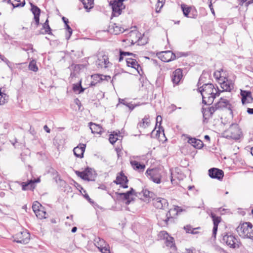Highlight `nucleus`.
<instances>
[{
	"instance_id": "35",
	"label": "nucleus",
	"mask_w": 253,
	"mask_h": 253,
	"mask_svg": "<svg viewBox=\"0 0 253 253\" xmlns=\"http://www.w3.org/2000/svg\"><path fill=\"white\" fill-rule=\"evenodd\" d=\"M8 96L4 93L2 92L0 89V105L4 104L8 100Z\"/></svg>"
},
{
	"instance_id": "10",
	"label": "nucleus",
	"mask_w": 253,
	"mask_h": 253,
	"mask_svg": "<svg viewBox=\"0 0 253 253\" xmlns=\"http://www.w3.org/2000/svg\"><path fill=\"white\" fill-rule=\"evenodd\" d=\"M159 58L163 61L168 62L175 59V55L170 51H165L158 54Z\"/></svg>"
},
{
	"instance_id": "22",
	"label": "nucleus",
	"mask_w": 253,
	"mask_h": 253,
	"mask_svg": "<svg viewBox=\"0 0 253 253\" xmlns=\"http://www.w3.org/2000/svg\"><path fill=\"white\" fill-rule=\"evenodd\" d=\"M150 120L149 116H145L137 124V127L139 129H144L148 127L150 125Z\"/></svg>"
},
{
	"instance_id": "57",
	"label": "nucleus",
	"mask_w": 253,
	"mask_h": 253,
	"mask_svg": "<svg viewBox=\"0 0 253 253\" xmlns=\"http://www.w3.org/2000/svg\"><path fill=\"white\" fill-rule=\"evenodd\" d=\"M199 228H192V231L191 232V233L192 234H197L198 232L197 231H196L195 230L197 229H198Z\"/></svg>"
},
{
	"instance_id": "44",
	"label": "nucleus",
	"mask_w": 253,
	"mask_h": 253,
	"mask_svg": "<svg viewBox=\"0 0 253 253\" xmlns=\"http://www.w3.org/2000/svg\"><path fill=\"white\" fill-rule=\"evenodd\" d=\"M117 136H118V134L117 133L115 134H111L110 135L109 139L110 142L111 144H113L117 141V140L118 139V137H117Z\"/></svg>"
},
{
	"instance_id": "61",
	"label": "nucleus",
	"mask_w": 253,
	"mask_h": 253,
	"mask_svg": "<svg viewBox=\"0 0 253 253\" xmlns=\"http://www.w3.org/2000/svg\"><path fill=\"white\" fill-rule=\"evenodd\" d=\"M92 78H93V79H95V78L99 79V80L102 79L100 78V76L97 75H94L92 76Z\"/></svg>"
},
{
	"instance_id": "49",
	"label": "nucleus",
	"mask_w": 253,
	"mask_h": 253,
	"mask_svg": "<svg viewBox=\"0 0 253 253\" xmlns=\"http://www.w3.org/2000/svg\"><path fill=\"white\" fill-rule=\"evenodd\" d=\"M184 228L186 231V232L187 233H191L192 230V228L190 226L188 225L185 226Z\"/></svg>"
},
{
	"instance_id": "28",
	"label": "nucleus",
	"mask_w": 253,
	"mask_h": 253,
	"mask_svg": "<svg viewBox=\"0 0 253 253\" xmlns=\"http://www.w3.org/2000/svg\"><path fill=\"white\" fill-rule=\"evenodd\" d=\"M90 129L92 133H100L102 131V127L98 125L90 122L89 123Z\"/></svg>"
},
{
	"instance_id": "50",
	"label": "nucleus",
	"mask_w": 253,
	"mask_h": 253,
	"mask_svg": "<svg viewBox=\"0 0 253 253\" xmlns=\"http://www.w3.org/2000/svg\"><path fill=\"white\" fill-rule=\"evenodd\" d=\"M79 175L80 176V177L83 179L87 180V181H89L90 180L88 177L89 175Z\"/></svg>"
},
{
	"instance_id": "34",
	"label": "nucleus",
	"mask_w": 253,
	"mask_h": 253,
	"mask_svg": "<svg viewBox=\"0 0 253 253\" xmlns=\"http://www.w3.org/2000/svg\"><path fill=\"white\" fill-rule=\"evenodd\" d=\"M113 28V33L115 35H118L120 33H122L126 30L125 29H124V28H122L121 26L117 25L116 24H115L114 25Z\"/></svg>"
},
{
	"instance_id": "23",
	"label": "nucleus",
	"mask_w": 253,
	"mask_h": 253,
	"mask_svg": "<svg viewBox=\"0 0 253 253\" xmlns=\"http://www.w3.org/2000/svg\"><path fill=\"white\" fill-rule=\"evenodd\" d=\"M130 164L133 169L137 170L139 172H143L145 168V166L144 164H141L136 161H130Z\"/></svg>"
},
{
	"instance_id": "46",
	"label": "nucleus",
	"mask_w": 253,
	"mask_h": 253,
	"mask_svg": "<svg viewBox=\"0 0 253 253\" xmlns=\"http://www.w3.org/2000/svg\"><path fill=\"white\" fill-rule=\"evenodd\" d=\"M66 29L69 33V36L66 37V39L68 40L72 34V30L68 24L65 25Z\"/></svg>"
},
{
	"instance_id": "21",
	"label": "nucleus",
	"mask_w": 253,
	"mask_h": 253,
	"mask_svg": "<svg viewBox=\"0 0 253 253\" xmlns=\"http://www.w3.org/2000/svg\"><path fill=\"white\" fill-rule=\"evenodd\" d=\"M217 109L216 108V105L215 107L212 106L209 108L208 109H204L203 110V116L204 118V122H205L206 120L208 119L209 117H211L214 112Z\"/></svg>"
},
{
	"instance_id": "42",
	"label": "nucleus",
	"mask_w": 253,
	"mask_h": 253,
	"mask_svg": "<svg viewBox=\"0 0 253 253\" xmlns=\"http://www.w3.org/2000/svg\"><path fill=\"white\" fill-rule=\"evenodd\" d=\"M42 208L41 204L37 201H35L33 203L32 206V209L34 212H37L38 211L40 210Z\"/></svg>"
},
{
	"instance_id": "32",
	"label": "nucleus",
	"mask_w": 253,
	"mask_h": 253,
	"mask_svg": "<svg viewBox=\"0 0 253 253\" xmlns=\"http://www.w3.org/2000/svg\"><path fill=\"white\" fill-rule=\"evenodd\" d=\"M93 0H83L84 7L87 10V11H88L89 9L93 7Z\"/></svg>"
},
{
	"instance_id": "6",
	"label": "nucleus",
	"mask_w": 253,
	"mask_h": 253,
	"mask_svg": "<svg viewBox=\"0 0 253 253\" xmlns=\"http://www.w3.org/2000/svg\"><path fill=\"white\" fill-rule=\"evenodd\" d=\"M30 239V235L28 232L26 230H24L17 233L14 237V241L23 244H27Z\"/></svg>"
},
{
	"instance_id": "43",
	"label": "nucleus",
	"mask_w": 253,
	"mask_h": 253,
	"mask_svg": "<svg viewBox=\"0 0 253 253\" xmlns=\"http://www.w3.org/2000/svg\"><path fill=\"white\" fill-rule=\"evenodd\" d=\"M169 234L165 231H162L158 234V237L161 240H166L168 237Z\"/></svg>"
},
{
	"instance_id": "54",
	"label": "nucleus",
	"mask_w": 253,
	"mask_h": 253,
	"mask_svg": "<svg viewBox=\"0 0 253 253\" xmlns=\"http://www.w3.org/2000/svg\"><path fill=\"white\" fill-rule=\"evenodd\" d=\"M44 130L47 133H49L50 132V129L46 125H45L43 126Z\"/></svg>"
},
{
	"instance_id": "64",
	"label": "nucleus",
	"mask_w": 253,
	"mask_h": 253,
	"mask_svg": "<svg viewBox=\"0 0 253 253\" xmlns=\"http://www.w3.org/2000/svg\"><path fill=\"white\" fill-rule=\"evenodd\" d=\"M186 253H194L193 250H192V249H187L186 250Z\"/></svg>"
},
{
	"instance_id": "26",
	"label": "nucleus",
	"mask_w": 253,
	"mask_h": 253,
	"mask_svg": "<svg viewBox=\"0 0 253 253\" xmlns=\"http://www.w3.org/2000/svg\"><path fill=\"white\" fill-rule=\"evenodd\" d=\"M126 60L127 66L136 69L139 73L138 68L140 67V66L135 59L131 58H127Z\"/></svg>"
},
{
	"instance_id": "58",
	"label": "nucleus",
	"mask_w": 253,
	"mask_h": 253,
	"mask_svg": "<svg viewBox=\"0 0 253 253\" xmlns=\"http://www.w3.org/2000/svg\"><path fill=\"white\" fill-rule=\"evenodd\" d=\"M55 170L51 168H50L49 170V172L51 173V174H55Z\"/></svg>"
},
{
	"instance_id": "16",
	"label": "nucleus",
	"mask_w": 253,
	"mask_h": 253,
	"mask_svg": "<svg viewBox=\"0 0 253 253\" xmlns=\"http://www.w3.org/2000/svg\"><path fill=\"white\" fill-rule=\"evenodd\" d=\"M142 195L144 197V198L148 200L150 199H153L155 197V194L153 192L150 191L146 189H143L141 192H136L135 193V196L140 199L142 198Z\"/></svg>"
},
{
	"instance_id": "5",
	"label": "nucleus",
	"mask_w": 253,
	"mask_h": 253,
	"mask_svg": "<svg viewBox=\"0 0 253 253\" xmlns=\"http://www.w3.org/2000/svg\"><path fill=\"white\" fill-rule=\"evenodd\" d=\"M94 244L102 253H110L109 245L103 239L95 237Z\"/></svg>"
},
{
	"instance_id": "27",
	"label": "nucleus",
	"mask_w": 253,
	"mask_h": 253,
	"mask_svg": "<svg viewBox=\"0 0 253 253\" xmlns=\"http://www.w3.org/2000/svg\"><path fill=\"white\" fill-rule=\"evenodd\" d=\"M221 87L222 88V90H219V93L223 92L224 91H230L234 88V84L228 82H223L221 84Z\"/></svg>"
},
{
	"instance_id": "1",
	"label": "nucleus",
	"mask_w": 253,
	"mask_h": 253,
	"mask_svg": "<svg viewBox=\"0 0 253 253\" xmlns=\"http://www.w3.org/2000/svg\"><path fill=\"white\" fill-rule=\"evenodd\" d=\"M202 96L203 103L205 104H211L214 99L220 94L219 89L215 88L212 84H205L198 88Z\"/></svg>"
},
{
	"instance_id": "38",
	"label": "nucleus",
	"mask_w": 253,
	"mask_h": 253,
	"mask_svg": "<svg viewBox=\"0 0 253 253\" xmlns=\"http://www.w3.org/2000/svg\"><path fill=\"white\" fill-rule=\"evenodd\" d=\"M76 174H93V173H95V170L90 168L87 167L84 171L80 172V171H76Z\"/></svg>"
},
{
	"instance_id": "2",
	"label": "nucleus",
	"mask_w": 253,
	"mask_h": 253,
	"mask_svg": "<svg viewBox=\"0 0 253 253\" xmlns=\"http://www.w3.org/2000/svg\"><path fill=\"white\" fill-rule=\"evenodd\" d=\"M236 230L241 237L253 241V225L251 223L245 222L240 223Z\"/></svg>"
},
{
	"instance_id": "20",
	"label": "nucleus",
	"mask_w": 253,
	"mask_h": 253,
	"mask_svg": "<svg viewBox=\"0 0 253 253\" xmlns=\"http://www.w3.org/2000/svg\"><path fill=\"white\" fill-rule=\"evenodd\" d=\"M31 10L32 11L33 14L34 15V19L35 20L36 24L37 26H38L40 24L39 17L41 13V10L38 6L34 5L31 3Z\"/></svg>"
},
{
	"instance_id": "19",
	"label": "nucleus",
	"mask_w": 253,
	"mask_h": 253,
	"mask_svg": "<svg viewBox=\"0 0 253 253\" xmlns=\"http://www.w3.org/2000/svg\"><path fill=\"white\" fill-rule=\"evenodd\" d=\"M181 8L184 16L191 18H196L197 17L196 14H190L189 15L191 10V7L188 6L184 3H182L181 4Z\"/></svg>"
},
{
	"instance_id": "4",
	"label": "nucleus",
	"mask_w": 253,
	"mask_h": 253,
	"mask_svg": "<svg viewBox=\"0 0 253 253\" xmlns=\"http://www.w3.org/2000/svg\"><path fill=\"white\" fill-rule=\"evenodd\" d=\"M222 241L230 248H238L240 246L238 239L230 233L225 234L223 236Z\"/></svg>"
},
{
	"instance_id": "51",
	"label": "nucleus",
	"mask_w": 253,
	"mask_h": 253,
	"mask_svg": "<svg viewBox=\"0 0 253 253\" xmlns=\"http://www.w3.org/2000/svg\"><path fill=\"white\" fill-rule=\"evenodd\" d=\"M162 117L161 116H158L156 118V126L157 125V124L158 123H160V126H161V122H162Z\"/></svg>"
},
{
	"instance_id": "12",
	"label": "nucleus",
	"mask_w": 253,
	"mask_h": 253,
	"mask_svg": "<svg viewBox=\"0 0 253 253\" xmlns=\"http://www.w3.org/2000/svg\"><path fill=\"white\" fill-rule=\"evenodd\" d=\"M152 199L153 200V205L157 209H164L168 206V202L165 199L162 198H157L155 199L154 197Z\"/></svg>"
},
{
	"instance_id": "60",
	"label": "nucleus",
	"mask_w": 253,
	"mask_h": 253,
	"mask_svg": "<svg viewBox=\"0 0 253 253\" xmlns=\"http://www.w3.org/2000/svg\"><path fill=\"white\" fill-rule=\"evenodd\" d=\"M84 197L86 199H87L89 202H91V199L89 198V196L87 194L84 195Z\"/></svg>"
},
{
	"instance_id": "24",
	"label": "nucleus",
	"mask_w": 253,
	"mask_h": 253,
	"mask_svg": "<svg viewBox=\"0 0 253 253\" xmlns=\"http://www.w3.org/2000/svg\"><path fill=\"white\" fill-rule=\"evenodd\" d=\"M216 109H222L223 108H230V104L229 101L223 97H221L219 101H218L216 104Z\"/></svg>"
},
{
	"instance_id": "53",
	"label": "nucleus",
	"mask_w": 253,
	"mask_h": 253,
	"mask_svg": "<svg viewBox=\"0 0 253 253\" xmlns=\"http://www.w3.org/2000/svg\"><path fill=\"white\" fill-rule=\"evenodd\" d=\"M133 55V54L131 53L128 52H125V51H122V55L126 56V55Z\"/></svg>"
},
{
	"instance_id": "7",
	"label": "nucleus",
	"mask_w": 253,
	"mask_h": 253,
	"mask_svg": "<svg viewBox=\"0 0 253 253\" xmlns=\"http://www.w3.org/2000/svg\"><path fill=\"white\" fill-rule=\"evenodd\" d=\"M110 64L108 56L105 54L99 55L96 61V65L98 68H106L109 67Z\"/></svg>"
},
{
	"instance_id": "17",
	"label": "nucleus",
	"mask_w": 253,
	"mask_h": 253,
	"mask_svg": "<svg viewBox=\"0 0 253 253\" xmlns=\"http://www.w3.org/2000/svg\"><path fill=\"white\" fill-rule=\"evenodd\" d=\"M86 145L80 143L73 149L74 155L78 158H82L84 157V153L85 151Z\"/></svg>"
},
{
	"instance_id": "48",
	"label": "nucleus",
	"mask_w": 253,
	"mask_h": 253,
	"mask_svg": "<svg viewBox=\"0 0 253 253\" xmlns=\"http://www.w3.org/2000/svg\"><path fill=\"white\" fill-rule=\"evenodd\" d=\"M165 0H158V7H160L159 10L163 6L164 4L165 3Z\"/></svg>"
},
{
	"instance_id": "55",
	"label": "nucleus",
	"mask_w": 253,
	"mask_h": 253,
	"mask_svg": "<svg viewBox=\"0 0 253 253\" xmlns=\"http://www.w3.org/2000/svg\"><path fill=\"white\" fill-rule=\"evenodd\" d=\"M125 56L124 55H122V51H120V57H119V62H121L123 60V58Z\"/></svg>"
},
{
	"instance_id": "15",
	"label": "nucleus",
	"mask_w": 253,
	"mask_h": 253,
	"mask_svg": "<svg viewBox=\"0 0 253 253\" xmlns=\"http://www.w3.org/2000/svg\"><path fill=\"white\" fill-rule=\"evenodd\" d=\"M240 94L242 96V102L243 104L251 103L253 101V98L250 91L241 89Z\"/></svg>"
},
{
	"instance_id": "33",
	"label": "nucleus",
	"mask_w": 253,
	"mask_h": 253,
	"mask_svg": "<svg viewBox=\"0 0 253 253\" xmlns=\"http://www.w3.org/2000/svg\"><path fill=\"white\" fill-rule=\"evenodd\" d=\"M148 178L151 180L154 183L157 184L160 183L161 182V175H147Z\"/></svg>"
},
{
	"instance_id": "37",
	"label": "nucleus",
	"mask_w": 253,
	"mask_h": 253,
	"mask_svg": "<svg viewBox=\"0 0 253 253\" xmlns=\"http://www.w3.org/2000/svg\"><path fill=\"white\" fill-rule=\"evenodd\" d=\"M208 172V174H224V172L222 170L215 168L209 169Z\"/></svg>"
},
{
	"instance_id": "31",
	"label": "nucleus",
	"mask_w": 253,
	"mask_h": 253,
	"mask_svg": "<svg viewBox=\"0 0 253 253\" xmlns=\"http://www.w3.org/2000/svg\"><path fill=\"white\" fill-rule=\"evenodd\" d=\"M51 29L49 25H44L43 24L42 27L40 31L37 34H51Z\"/></svg>"
},
{
	"instance_id": "41",
	"label": "nucleus",
	"mask_w": 253,
	"mask_h": 253,
	"mask_svg": "<svg viewBox=\"0 0 253 253\" xmlns=\"http://www.w3.org/2000/svg\"><path fill=\"white\" fill-rule=\"evenodd\" d=\"M29 68L30 70L33 71L34 72H37L38 71V68L36 65L35 61L32 60L30 62L29 65Z\"/></svg>"
},
{
	"instance_id": "29",
	"label": "nucleus",
	"mask_w": 253,
	"mask_h": 253,
	"mask_svg": "<svg viewBox=\"0 0 253 253\" xmlns=\"http://www.w3.org/2000/svg\"><path fill=\"white\" fill-rule=\"evenodd\" d=\"M82 81L80 80L79 83L76 84H74L73 86V91L78 94L83 93L85 90V88H83L81 84Z\"/></svg>"
},
{
	"instance_id": "36",
	"label": "nucleus",
	"mask_w": 253,
	"mask_h": 253,
	"mask_svg": "<svg viewBox=\"0 0 253 253\" xmlns=\"http://www.w3.org/2000/svg\"><path fill=\"white\" fill-rule=\"evenodd\" d=\"M165 240V244L167 246L170 247L171 248H172V247H175V246H174V244L173 243L174 240L172 237L169 236V235L168 237H167Z\"/></svg>"
},
{
	"instance_id": "8",
	"label": "nucleus",
	"mask_w": 253,
	"mask_h": 253,
	"mask_svg": "<svg viewBox=\"0 0 253 253\" xmlns=\"http://www.w3.org/2000/svg\"><path fill=\"white\" fill-rule=\"evenodd\" d=\"M135 193L134 190L131 188L130 190L127 192L116 193V194L119 195L123 200H126V204L128 205L130 203L131 201L134 200L133 196H135Z\"/></svg>"
},
{
	"instance_id": "30",
	"label": "nucleus",
	"mask_w": 253,
	"mask_h": 253,
	"mask_svg": "<svg viewBox=\"0 0 253 253\" xmlns=\"http://www.w3.org/2000/svg\"><path fill=\"white\" fill-rule=\"evenodd\" d=\"M8 2L11 3L14 7L23 6L25 4V0H9Z\"/></svg>"
},
{
	"instance_id": "45",
	"label": "nucleus",
	"mask_w": 253,
	"mask_h": 253,
	"mask_svg": "<svg viewBox=\"0 0 253 253\" xmlns=\"http://www.w3.org/2000/svg\"><path fill=\"white\" fill-rule=\"evenodd\" d=\"M174 55H175L176 59V58H179L182 56H187L188 55V53L182 52H176V53H174Z\"/></svg>"
},
{
	"instance_id": "52",
	"label": "nucleus",
	"mask_w": 253,
	"mask_h": 253,
	"mask_svg": "<svg viewBox=\"0 0 253 253\" xmlns=\"http://www.w3.org/2000/svg\"><path fill=\"white\" fill-rule=\"evenodd\" d=\"M166 216H167V218L164 220V221H165V223H167L168 221L169 220V218H170V211H169L166 214Z\"/></svg>"
},
{
	"instance_id": "3",
	"label": "nucleus",
	"mask_w": 253,
	"mask_h": 253,
	"mask_svg": "<svg viewBox=\"0 0 253 253\" xmlns=\"http://www.w3.org/2000/svg\"><path fill=\"white\" fill-rule=\"evenodd\" d=\"M223 134L226 138L236 140L240 139L242 132L237 124H232L227 130L224 131Z\"/></svg>"
},
{
	"instance_id": "13",
	"label": "nucleus",
	"mask_w": 253,
	"mask_h": 253,
	"mask_svg": "<svg viewBox=\"0 0 253 253\" xmlns=\"http://www.w3.org/2000/svg\"><path fill=\"white\" fill-rule=\"evenodd\" d=\"M128 180L126 175H118L114 182L117 185H119L120 187L124 188L128 187L127 183Z\"/></svg>"
},
{
	"instance_id": "62",
	"label": "nucleus",
	"mask_w": 253,
	"mask_h": 253,
	"mask_svg": "<svg viewBox=\"0 0 253 253\" xmlns=\"http://www.w3.org/2000/svg\"><path fill=\"white\" fill-rule=\"evenodd\" d=\"M225 211L224 209H222L221 208H218L215 210V211H219L221 212L222 211Z\"/></svg>"
},
{
	"instance_id": "63",
	"label": "nucleus",
	"mask_w": 253,
	"mask_h": 253,
	"mask_svg": "<svg viewBox=\"0 0 253 253\" xmlns=\"http://www.w3.org/2000/svg\"><path fill=\"white\" fill-rule=\"evenodd\" d=\"M205 139L208 142H210V137L208 135H206L204 136Z\"/></svg>"
},
{
	"instance_id": "56",
	"label": "nucleus",
	"mask_w": 253,
	"mask_h": 253,
	"mask_svg": "<svg viewBox=\"0 0 253 253\" xmlns=\"http://www.w3.org/2000/svg\"><path fill=\"white\" fill-rule=\"evenodd\" d=\"M247 111L249 114H253V108H248Z\"/></svg>"
},
{
	"instance_id": "18",
	"label": "nucleus",
	"mask_w": 253,
	"mask_h": 253,
	"mask_svg": "<svg viewBox=\"0 0 253 253\" xmlns=\"http://www.w3.org/2000/svg\"><path fill=\"white\" fill-rule=\"evenodd\" d=\"M183 77L182 70L181 69H176L171 76V80L174 84H178Z\"/></svg>"
},
{
	"instance_id": "11",
	"label": "nucleus",
	"mask_w": 253,
	"mask_h": 253,
	"mask_svg": "<svg viewBox=\"0 0 253 253\" xmlns=\"http://www.w3.org/2000/svg\"><path fill=\"white\" fill-rule=\"evenodd\" d=\"M124 0H114L112 4L113 15L114 16H118L121 14L123 1Z\"/></svg>"
},
{
	"instance_id": "47",
	"label": "nucleus",
	"mask_w": 253,
	"mask_h": 253,
	"mask_svg": "<svg viewBox=\"0 0 253 253\" xmlns=\"http://www.w3.org/2000/svg\"><path fill=\"white\" fill-rule=\"evenodd\" d=\"M209 176L211 178H216L219 180H221L223 179L224 175H209Z\"/></svg>"
},
{
	"instance_id": "59",
	"label": "nucleus",
	"mask_w": 253,
	"mask_h": 253,
	"mask_svg": "<svg viewBox=\"0 0 253 253\" xmlns=\"http://www.w3.org/2000/svg\"><path fill=\"white\" fill-rule=\"evenodd\" d=\"M169 179H170L172 184H174V180L173 179L172 175H169Z\"/></svg>"
},
{
	"instance_id": "40",
	"label": "nucleus",
	"mask_w": 253,
	"mask_h": 253,
	"mask_svg": "<svg viewBox=\"0 0 253 253\" xmlns=\"http://www.w3.org/2000/svg\"><path fill=\"white\" fill-rule=\"evenodd\" d=\"M37 217L40 219H42L45 218L46 212L42 210L41 209L35 212Z\"/></svg>"
},
{
	"instance_id": "9",
	"label": "nucleus",
	"mask_w": 253,
	"mask_h": 253,
	"mask_svg": "<svg viewBox=\"0 0 253 253\" xmlns=\"http://www.w3.org/2000/svg\"><path fill=\"white\" fill-rule=\"evenodd\" d=\"M40 181V178H34L31 180H28L27 182H23L21 183L22 189L24 191L32 190H33L36 187V183L39 182Z\"/></svg>"
},
{
	"instance_id": "25",
	"label": "nucleus",
	"mask_w": 253,
	"mask_h": 253,
	"mask_svg": "<svg viewBox=\"0 0 253 253\" xmlns=\"http://www.w3.org/2000/svg\"><path fill=\"white\" fill-rule=\"evenodd\" d=\"M188 142L191 144L195 148L200 149L203 146V142L200 139L195 138L189 137L188 138Z\"/></svg>"
},
{
	"instance_id": "14",
	"label": "nucleus",
	"mask_w": 253,
	"mask_h": 253,
	"mask_svg": "<svg viewBox=\"0 0 253 253\" xmlns=\"http://www.w3.org/2000/svg\"><path fill=\"white\" fill-rule=\"evenodd\" d=\"M210 216L212 219L213 223V227L212 230V236L214 238H215L216 234L217 231L218 225V224L220 222L221 218L219 216H217L216 215L213 213L211 212L210 214Z\"/></svg>"
},
{
	"instance_id": "39",
	"label": "nucleus",
	"mask_w": 253,
	"mask_h": 253,
	"mask_svg": "<svg viewBox=\"0 0 253 253\" xmlns=\"http://www.w3.org/2000/svg\"><path fill=\"white\" fill-rule=\"evenodd\" d=\"M56 183L58 184V185L60 186L61 187H65L66 186V182L62 179L61 177L59 176V175H57L55 178H54Z\"/></svg>"
}]
</instances>
